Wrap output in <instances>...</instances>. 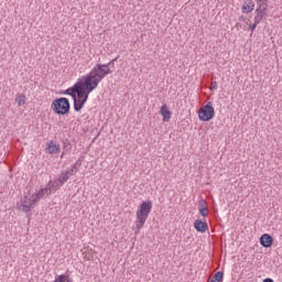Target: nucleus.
Wrapping results in <instances>:
<instances>
[{
  "label": "nucleus",
  "instance_id": "obj_4",
  "mask_svg": "<svg viewBox=\"0 0 282 282\" xmlns=\"http://www.w3.org/2000/svg\"><path fill=\"white\" fill-rule=\"evenodd\" d=\"M198 118L202 122H209V120L215 118V108L213 105H210V102L200 108L198 111Z\"/></svg>",
  "mask_w": 282,
  "mask_h": 282
},
{
  "label": "nucleus",
  "instance_id": "obj_21",
  "mask_svg": "<svg viewBox=\"0 0 282 282\" xmlns=\"http://www.w3.org/2000/svg\"><path fill=\"white\" fill-rule=\"evenodd\" d=\"M257 6H268V0H256Z\"/></svg>",
  "mask_w": 282,
  "mask_h": 282
},
{
  "label": "nucleus",
  "instance_id": "obj_3",
  "mask_svg": "<svg viewBox=\"0 0 282 282\" xmlns=\"http://www.w3.org/2000/svg\"><path fill=\"white\" fill-rule=\"evenodd\" d=\"M51 109L52 111H54V113H57V116H65L66 113H69V99H67L66 97H61L53 100Z\"/></svg>",
  "mask_w": 282,
  "mask_h": 282
},
{
  "label": "nucleus",
  "instance_id": "obj_11",
  "mask_svg": "<svg viewBox=\"0 0 282 282\" xmlns=\"http://www.w3.org/2000/svg\"><path fill=\"white\" fill-rule=\"evenodd\" d=\"M46 151L51 154L58 153V151H61V144H56V143H54V141H50L47 143Z\"/></svg>",
  "mask_w": 282,
  "mask_h": 282
},
{
  "label": "nucleus",
  "instance_id": "obj_15",
  "mask_svg": "<svg viewBox=\"0 0 282 282\" xmlns=\"http://www.w3.org/2000/svg\"><path fill=\"white\" fill-rule=\"evenodd\" d=\"M15 102L18 107H23V105H25V95H22V94L17 95Z\"/></svg>",
  "mask_w": 282,
  "mask_h": 282
},
{
  "label": "nucleus",
  "instance_id": "obj_18",
  "mask_svg": "<svg viewBox=\"0 0 282 282\" xmlns=\"http://www.w3.org/2000/svg\"><path fill=\"white\" fill-rule=\"evenodd\" d=\"M254 10V4H245L242 7V12L249 14V12H252Z\"/></svg>",
  "mask_w": 282,
  "mask_h": 282
},
{
  "label": "nucleus",
  "instance_id": "obj_9",
  "mask_svg": "<svg viewBox=\"0 0 282 282\" xmlns=\"http://www.w3.org/2000/svg\"><path fill=\"white\" fill-rule=\"evenodd\" d=\"M194 228L197 232H206V230H208V223L196 219L194 221Z\"/></svg>",
  "mask_w": 282,
  "mask_h": 282
},
{
  "label": "nucleus",
  "instance_id": "obj_16",
  "mask_svg": "<svg viewBox=\"0 0 282 282\" xmlns=\"http://www.w3.org/2000/svg\"><path fill=\"white\" fill-rule=\"evenodd\" d=\"M212 281L214 282H224V272L223 271H218L214 274Z\"/></svg>",
  "mask_w": 282,
  "mask_h": 282
},
{
  "label": "nucleus",
  "instance_id": "obj_14",
  "mask_svg": "<svg viewBox=\"0 0 282 282\" xmlns=\"http://www.w3.org/2000/svg\"><path fill=\"white\" fill-rule=\"evenodd\" d=\"M76 84L64 91L65 96H70L73 99L76 98Z\"/></svg>",
  "mask_w": 282,
  "mask_h": 282
},
{
  "label": "nucleus",
  "instance_id": "obj_19",
  "mask_svg": "<svg viewBox=\"0 0 282 282\" xmlns=\"http://www.w3.org/2000/svg\"><path fill=\"white\" fill-rule=\"evenodd\" d=\"M202 208H208V203H206V199H200L198 202V210H200Z\"/></svg>",
  "mask_w": 282,
  "mask_h": 282
},
{
  "label": "nucleus",
  "instance_id": "obj_1",
  "mask_svg": "<svg viewBox=\"0 0 282 282\" xmlns=\"http://www.w3.org/2000/svg\"><path fill=\"white\" fill-rule=\"evenodd\" d=\"M116 61H118L117 57L107 64H96L94 68L83 77L82 82L76 83L75 98H73L75 111H80L87 100H89L91 91L98 89V85L102 83L104 78H107L109 74H113V70H111L109 66L116 63Z\"/></svg>",
  "mask_w": 282,
  "mask_h": 282
},
{
  "label": "nucleus",
  "instance_id": "obj_22",
  "mask_svg": "<svg viewBox=\"0 0 282 282\" xmlns=\"http://www.w3.org/2000/svg\"><path fill=\"white\" fill-rule=\"evenodd\" d=\"M257 25H259V23H257V21H254V23L249 26L251 32H254V30H257Z\"/></svg>",
  "mask_w": 282,
  "mask_h": 282
},
{
  "label": "nucleus",
  "instance_id": "obj_17",
  "mask_svg": "<svg viewBox=\"0 0 282 282\" xmlns=\"http://www.w3.org/2000/svg\"><path fill=\"white\" fill-rule=\"evenodd\" d=\"M72 177L67 171L62 172L61 176L58 177L62 181V184H65L67 180Z\"/></svg>",
  "mask_w": 282,
  "mask_h": 282
},
{
  "label": "nucleus",
  "instance_id": "obj_20",
  "mask_svg": "<svg viewBox=\"0 0 282 282\" xmlns=\"http://www.w3.org/2000/svg\"><path fill=\"white\" fill-rule=\"evenodd\" d=\"M198 212L200 213L202 217H208V208H200Z\"/></svg>",
  "mask_w": 282,
  "mask_h": 282
},
{
  "label": "nucleus",
  "instance_id": "obj_12",
  "mask_svg": "<svg viewBox=\"0 0 282 282\" xmlns=\"http://www.w3.org/2000/svg\"><path fill=\"white\" fill-rule=\"evenodd\" d=\"M78 166H80V162L77 161L75 164L70 166V169L66 170L70 177L72 175H76V173H78Z\"/></svg>",
  "mask_w": 282,
  "mask_h": 282
},
{
  "label": "nucleus",
  "instance_id": "obj_2",
  "mask_svg": "<svg viewBox=\"0 0 282 282\" xmlns=\"http://www.w3.org/2000/svg\"><path fill=\"white\" fill-rule=\"evenodd\" d=\"M151 210H153V202L151 200H144L139 205L134 221L135 232H140V230L144 228L147 219H149V215H151Z\"/></svg>",
  "mask_w": 282,
  "mask_h": 282
},
{
  "label": "nucleus",
  "instance_id": "obj_10",
  "mask_svg": "<svg viewBox=\"0 0 282 282\" xmlns=\"http://www.w3.org/2000/svg\"><path fill=\"white\" fill-rule=\"evenodd\" d=\"M160 113L163 118V122H169L171 120V110H169V107L166 105H163L161 107Z\"/></svg>",
  "mask_w": 282,
  "mask_h": 282
},
{
  "label": "nucleus",
  "instance_id": "obj_24",
  "mask_svg": "<svg viewBox=\"0 0 282 282\" xmlns=\"http://www.w3.org/2000/svg\"><path fill=\"white\" fill-rule=\"evenodd\" d=\"M262 282H274V280L271 278H265Z\"/></svg>",
  "mask_w": 282,
  "mask_h": 282
},
{
  "label": "nucleus",
  "instance_id": "obj_7",
  "mask_svg": "<svg viewBox=\"0 0 282 282\" xmlns=\"http://www.w3.org/2000/svg\"><path fill=\"white\" fill-rule=\"evenodd\" d=\"M273 243L274 239L270 234H264L260 237V246H262V248H272Z\"/></svg>",
  "mask_w": 282,
  "mask_h": 282
},
{
  "label": "nucleus",
  "instance_id": "obj_23",
  "mask_svg": "<svg viewBox=\"0 0 282 282\" xmlns=\"http://www.w3.org/2000/svg\"><path fill=\"white\" fill-rule=\"evenodd\" d=\"M210 89H217V82L212 83Z\"/></svg>",
  "mask_w": 282,
  "mask_h": 282
},
{
  "label": "nucleus",
  "instance_id": "obj_13",
  "mask_svg": "<svg viewBox=\"0 0 282 282\" xmlns=\"http://www.w3.org/2000/svg\"><path fill=\"white\" fill-rule=\"evenodd\" d=\"M48 184H50L51 192H52V191H54V188H56V189L61 188V186H63V184H65V183H63L62 180L57 178L53 182H50Z\"/></svg>",
  "mask_w": 282,
  "mask_h": 282
},
{
  "label": "nucleus",
  "instance_id": "obj_6",
  "mask_svg": "<svg viewBox=\"0 0 282 282\" xmlns=\"http://www.w3.org/2000/svg\"><path fill=\"white\" fill-rule=\"evenodd\" d=\"M254 21L261 23L265 17H268V6L257 4Z\"/></svg>",
  "mask_w": 282,
  "mask_h": 282
},
{
  "label": "nucleus",
  "instance_id": "obj_5",
  "mask_svg": "<svg viewBox=\"0 0 282 282\" xmlns=\"http://www.w3.org/2000/svg\"><path fill=\"white\" fill-rule=\"evenodd\" d=\"M36 204V198L34 195H26L20 203V208H22L23 213H30L32 207Z\"/></svg>",
  "mask_w": 282,
  "mask_h": 282
},
{
  "label": "nucleus",
  "instance_id": "obj_8",
  "mask_svg": "<svg viewBox=\"0 0 282 282\" xmlns=\"http://www.w3.org/2000/svg\"><path fill=\"white\" fill-rule=\"evenodd\" d=\"M50 193H52V187L47 184L45 188H41L36 194H33V197L35 198V202H41V199Z\"/></svg>",
  "mask_w": 282,
  "mask_h": 282
}]
</instances>
